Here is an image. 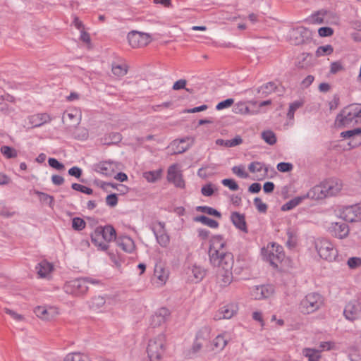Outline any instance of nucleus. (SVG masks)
Here are the masks:
<instances>
[{"label": "nucleus", "instance_id": "1", "mask_svg": "<svg viewBox=\"0 0 361 361\" xmlns=\"http://www.w3.org/2000/svg\"><path fill=\"white\" fill-rule=\"evenodd\" d=\"M209 257L210 263L218 267L217 280L221 287L228 286L233 281V255L225 250L226 242L220 235L210 239Z\"/></svg>", "mask_w": 361, "mask_h": 361}, {"label": "nucleus", "instance_id": "2", "mask_svg": "<svg viewBox=\"0 0 361 361\" xmlns=\"http://www.w3.org/2000/svg\"><path fill=\"white\" fill-rule=\"evenodd\" d=\"M361 122V108L355 104L349 105L337 115L335 123L339 128L348 127Z\"/></svg>", "mask_w": 361, "mask_h": 361}, {"label": "nucleus", "instance_id": "3", "mask_svg": "<svg viewBox=\"0 0 361 361\" xmlns=\"http://www.w3.org/2000/svg\"><path fill=\"white\" fill-rule=\"evenodd\" d=\"M166 350V336L160 334L149 341L147 353L150 361H160Z\"/></svg>", "mask_w": 361, "mask_h": 361}, {"label": "nucleus", "instance_id": "4", "mask_svg": "<svg viewBox=\"0 0 361 361\" xmlns=\"http://www.w3.org/2000/svg\"><path fill=\"white\" fill-rule=\"evenodd\" d=\"M323 305L322 296L317 293L307 294L300 302V311L305 314H311L318 310Z\"/></svg>", "mask_w": 361, "mask_h": 361}, {"label": "nucleus", "instance_id": "5", "mask_svg": "<svg viewBox=\"0 0 361 361\" xmlns=\"http://www.w3.org/2000/svg\"><path fill=\"white\" fill-rule=\"evenodd\" d=\"M315 249L321 258L331 262L338 255L337 250L334 245L326 239H317L314 242Z\"/></svg>", "mask_w": 361, "mask_h": 361}, {"label": "nucleus", "instance_id": "6", "mask_svg": "<svg viewBox=\"0 0 361 361\" xmlns=\"http://www.w3.org/2000/svg\"><path fill=\"white\" fill-rule=\"evenodd\" d=\"M262 253L264 259L274 268L278 267L285 257L283 247L276 243H273L271 247L268 245L266 250L263 249Z\"/></svg>", "mask_w": 361, "mask_h": 361}, {"label": "nucleus", "instance_id": "7", "mask_svg": "<svg viewBox=\"0 0 361 361\" xmlns=\"http://www.w3.org/2000/svg\"><path fill=\"white\" fill-rule=\"evenodd\" d=\"M128 40L133 48H138L147 45L151 42V37L144 32L131 31L128 35Z\"/></svg>", "mask_w": 361, "mask_h": 361}, {"label": "nucleus", "instance_id": "8", "mask_svg": "<svg viewBox=\"0 0 361 361\" xmlns=\"http://www.w3.org/2000/svg\"><path fill=\"white\" fill-rule=\"evenodd\" d=\"M65 288L67 293L79 295L85 293L89 287L87 286V280L84 278H80L69 281L66 285Z\"/></svg>", "mask_w": 361, "mask_h": 361}, {"label": "nucleus", "instance_id": "9", "mask_svg": "<svg viewBox=\"0 0 361 361\" xmlns=\"http://www.w3.org/2000/svg\"><path fill=\"white\" fill-rule=\"evenodd\" d=\"M290 39L295 45L304 44L310 37V31L304 27H298L290 31Z\"/></svg>", "mask_w": 361, "mask_h": 361}, {"label": "nucleus", "instance_id": "10", "mask_svg": "<svg viewBox=\"0 0 361 361\" xmlns=\"http://www.w3.org/2000/svg\"><path fill=\"white\" fill-rule=\"evenodd\" d=\"M342 217L346 221L355 222L361 220V204L345 207L342 212Z\"/></svg>", "mask_w": 361, "mask_h": 361}, {"label": "nucleus", "instance_id": "11", "mask_svg": "<svg viewBox=\"0 0 361 361\" xmlns=\"http://www.w3.org/2000/svg\"><path fill=\"white\" fill-rule=\"evenodd\" d=\"M34 312L37 317L46 321L51 320L59 314L58 308L51 306H37Z\"/></svg>", "mask_w": 361, "mask_h": 361}, {"label": "nucleus", "instance_id": "12", "mask_svg": "<svg viewBox=\"0 0 361 361\" xmlns=\"http://www.w3.org/2000/svg\"><path fill=\"white\" fill-rule=\"evenodd\" d=\"M167 180L173 183L177 188H183L185 187V182L182 174L178 171L177 164H173L168 169Z\"/></svg>", "mask_w": 361, "mask_h": 361}, {"label": "nucleus", "instance_id": "13", "mask_svg": "<svg viewBox=\"0 0 361 361\" xmlns=\"http://www.w3.org/2000/svg\"><path fill=\"white\" fill-rule=\"evenodd\" d=\"M102 235L104 240L108 244L109 242L116 239V232L111 225H106L105 226H99L94 229V237L95 238L97 235Z\"/></svg>", "mask_w": 361, "mask_h": 361}, {"label": "nucleus", "instance_id": "14", "mask_svg": "<svg viewBox=\"0 0 361 361\" xmlns=\"http://www.w3.org/2000/svg\"><path fill=\"white\" fill-rule=\"evenodd\" d=\"M117 169V166L113 161H100L94 165V170L106 176H112Z\"/></svg>", "mask_w": 361, "mask_h": 361}, {"label": "nucleus", "instance_id": "15", "mask_svg": "<svg viewBox=\"0 0 361 361\" xmlns=\"http://www.w3.org/2000/svg\"><path fill=\"white\" fill-rule=\"evenodd\" d=\"M170 312L166 307H161L157 310L155 313L152 316L150 320V325L153 327H157L165 323L169 318Z\"/></svg>", "mask_w": 361, "mask_h": 361}, {"label": "nucleus", "instance_id": "16", "mask_svg": "<svg viewBox=\"0 0 361 361\" xmlns=\"http://www.w3.org/2000/svg\"><path fill=\"white\" fill-rule=\"evenodd\" d=\"M237 310L238 307L236 305L233 303L226 305L219 308L216 312L214 319L215 320L231 319L237 312Z\"/></svg>", "mask_w": 361, "mask_h": 361}, {"label": "nucleus", "instance_id": "17", "mask_svg": "<svg viewBox=\"0 0 361 361\" xmlns=\"http://www.w3.org/2000/svg\"><path fill=\"white\" fill-rule=\"evenodd\" d=\"M326 196H333L338 194L342 188L341 181L337 179H328L322 182Z\"/></svg>", "mask_w": 361, "mask_h": 361}, {"label": "nucleus", "instance_id": "18", "mask_svg": "<svg viewBox=\"0 0 361 361\" xmlns=\"http://www.w3.org/2000/svg\"><path fill=\"white\" fill-rule=\"evenodd\" d=\"M274 293V288L270 285L255 286L252 290V296L255 300H262L269 298Z\"/></svg>", "mask_w": 361, "mask_h": 361}, {"label": "nucleus", "instance_id": "19", "mask_svg": "<svg viewBox=\"0 0 361 361\" xmlns=\"http://www.w3.org/2000/svg\"><path fill=\"white\" fill-rule=\"evenodd\" d=\"M329 231L333 236L343 239L348 236L349 233V228L344 222H336L331 224V226L329 228Z\"/></svg>", "mask_w": 361, "mask_h": 361}, {"label": "nucleus", "instance_id": "20", "mask_svg": "<svg viewBox=\"0 0 361 361\" xmlns=\"http://www.w3.org/2000/svg\"><path fill=\"white\" fill-rule=\"evenodd\" d=\"M361 310L360 302L357 300L349 302L345 307L343 314L345 317L350 320L353 321L357 318L359 312Z\"/></svg>", "mask_w": 361, "mask_h": 361}, {"label": "nucleus", "instance_id": "21", "mask_svg": "<svg viewBox=\"0 0 361 361\" xmlns=\"http://www.w3.org/2000/svg\"><path fill=\"white\" fill-rule=\"evenodd\" d=\"M158 226L159 228L158 230L153 229V232L154 235L156 236V239L157 243L163 247H167L169 244L170 238L169 235L166 233L165 230V224L164 222L159 221L158 223Z\"/></svg>", "mask_w": 361, "mask_h": 361}, {"label": "nucleus", "instance_id": "22", "mask_svg": "<svg viewBox=\"0 0 361 361\" xmlns=\"http://www.w3.org/2000/svg\"><path fill=\"white\" fill-rule=\"evenodd\" d=\"M231 219L232 223L237 228L245 233H247V224L244 214L234 212L231 214Z\"/></svg>", "mask_w": 361, "mask_h": 361}, {"label": "nucleus", "instance_id": "23", "mask_svg": "<svg viewBox=\"0 0 361 361\" xmlns=\"http://www.w3.org/2000/svg\"><path fill=\"white\" fill-rule=\"evenodd\" d=\"M51 117L46 113L37 114L29 117V121L32 127H39L44 123H49Z\"/></svg>", "mask_w": 361, "mask_h": 361}, {"label": "nucleus", "instance_id": "24", "mask_svg": "<svg viewBox=\"0 0 361 361\" xmlns=\"http://www.w3.org/2000/svg\"><path fill=\"white\" fill-rule=\"evenodd\" d=\"M322 183L319 185H315L311 188L305 196L306 198L312 200H321L326 197L325 192L324 191Z\"/></svg>", "mask_w": 361, "mask_h": 361}, {"label": "nucleus", "instance_id": "25", "mask_svg": "<svg viewBox=\"0 0 361 361\" xmlns=\"http://www.w3.org/2000/svg\"><path fill=\"white\" fill-rule=\"evenodd\" d=\"M118 245L126 252H132L135 249V244L133 239L128 236L120 238L117 241Z\"/></svg>", "mask_w": 361, "mask_h": 361}, {"label": "nucleus", "instance_id": "26", "mask_svg": "<svg viewBox=\"0 0 361 361\" xmlns=\"http://www.w3.org/2000/svg\"><path fill=\"white\" fill-rule=\"evenodd\" d=\"M277 86L274 82H269L257 89V94L260 97H266L271 93L276 91Z\"/></svg>", "mask_w": 361, "mask_h": 361}, {"label": "nucleus", "instance_id": "27", "mask_svg": "<svg viewBox=\"0 0 361 361\" xmlns=\"http://www.w3.org/2000/svg\"><path fill=\"white\" fill-rule=\"evenodd\" d=\"M243 139L240 135H236L233 139L231 140H223L217 139L216 144L219 146H224L226 147H233L240 145L243 143Z\"/></svg>", "mask_w": 361, "mask_h": 361}, {"label": "nucleus", "instance_id": "28", "mask_svg": "<svg viewBox=\"0 0 361 361\" xmlns=\"http://www.w3.org/2000/svg\"><path fill=\"white\" fill-rule=\"evenodd\" d=\"M53 266L47 261H42L37 264L36 269L41 278L46 277L52 270Z\"/></svg>", "mask_w": 361, "mask_h": 361}, {"label": "nucleus", "instance_id": "29", "mask_svg": "<svg viewBox=\"0 0 361 361\" xmlns=\"http://www.w3.org/2000/svg\"><path fill=\"white\" fill-rule=\"evenodd\" d=\"M94 231L91 233V241L97 247L98 250L102 251H106L109 248V245L104 240L102 235L94 237Z\"/></svg>", "mask_w": 361, "mask_h": 361}, {"label": "nucleus", "instance_id": "30", "mask_svg": "<svg viewBox=\"0 0 361 361\" xmlns=\"http://www.w3.org/2000/svg\"><path fill=\"white\" fill-rule=\"evenodd\" d=\"M305 198H306V196H305V195L295 197L293 198L292 200H289L286 204H284L281 207V210L282 211L291 210L293 208H295L296 206L299 205L302 202V200H304Z\"/></svg>", "mask_w": 361, "mask_h": 361}, {"label": "nucleus", "instance_id": "31", "mask_svg": "<svg viewBox=\"0 0 361 361\" xmlns=\"http://www.w3.org/2000/svg\"><path fill=\"white\" fill-rule=\"evenodd\" d=\"M248 170L251 173L261 172L264 170V176H266L268 173V167H267L263 163L258 161L251 162L248 166Z\"/></svg>", "mask_w": 361, "mask_h": 361}, {"label": "nucleus", "instance_id": "32", "mask_svg": "<svg viewBox=\"0 0 361 361\" xmlns=\"http://www.w3.org/2000/svg\"><path fill=\"white\" fill-rule=\"evenodd\" d=\"M154 276L159 280L158 283L163 285L168 279V272L161 266H156Z\"/></svg>", "mask_w": 361, "mask_h": 361}, {"label": "nucleus", "instance_id": "33", "mask_svg": "<svg viewBox=\"0 0 361 361\" xmlns=\"http://www.w3.org/2000/svg\"><path fill=\"white\" fill-rule=\"evenodd\" d=\"M308 361H319L321 358L320 351L313 348H305L302 352Z\"/></svg>", "mask_w": 361, "mask_h": 361}, {"label": "nucleus", "instance_id": "34", "mask_svg": "<svg viewBox=\"0 0 361 361\" xmlns=\"http://www.w3.org/2000/svg\"><path fill=\"white\" fill-rule=\"evenodd\" d=\"M195 221L201 222L202 224L206 225L210 228H216L219 226V223L212 219H210L206 216L202 215L195 218Z\"/></svg>", "mask_w": 361, "mask_h": 361}, {"label": "nucleus", "instance_id": "35", "mask_svg": "<svg viewBox=\"0 0 361 361\" xmlns=\"http://www.w3.org/2000/svg\"><path fill=\"white\" fill-rule=\"evenodd\" d=\"M211 327L208 326H204L202 327L196 335V339L197 341L202 340L204 341H207L210 339V334H211Z\"/></svg>", "mask_w": 361, "mask_h": 361}, {"label": "nucleus", "instance_id": "36", "mask_svg": "<svg viewBox=\"0 0 361 361\" xmlns=\"http://www.w3.org/2000/svg\"><path fill=\"white\" fill-rule=\"evenodd\" d=\"M161 169L149 171L143 173V177L150 183H154L161 178Z\"/></svg>", "mask_w": 361, "mask_h": 361}, {"label": "nucleus", "instance_id": "37", "mask_svg": "<svg viewBox=\"0 0 361 361\" xmlns=\"http://www.w3.org/2000/svg\"><path fill=\"white\" fill-rule=\"evenodd\" d=\"M261 137L265 142L270 145H274L277 141L276 134L270 130L263 131Z\"/></svg>", "mask_w": 361, "mask_h": 361}, {"label": "nucleus", "instance_id": "38", "mask_svg": "<svg viewBox=\"0 0 361 361\" xmlns=\"http://www.w3.org/2000/svg\"><path fill=\"white\" fill-rule=\"evenodd\" d=\"M111 71L116 76L123 77L128 73V66L126 64H114Z\"/></svg>", "mask_w": 361, "mask_h": 361}, {"label": "nucleus", "instance_id": "39", "mask_svg": "<svg viewBox=\"0 0 361 361\" xmlns=\"http://www.w3.org/2000/svg\"><path fill=\"white\" fill-rule=\"evenodd\" d=\"M191 273L197 281L202 280L206 275V271L201 267L194 265L191 268Z\"/></svg>", "mask_w": 361, "mask_h": 361}, {"label": "nucleus", "instance_id": "40", "mask_svg": "<svg viewBox=\"0 0 361 361\" xmlns=\"http://www.w3.org/2000/svg\"><path fill=\"white\" fill-rule=\"evenodd\" d=\"M105 303L106 300L103 296H94V298H92L90 301V307L92 310H97L103 307Z\"/></svg>", "mask_w": 361, "mask_h": 361}, {"label": "nucleus", "instance_id": "41", "mask_svg": "<svg viewBox=\"0 0 361 361\" xmlns=\"http://www.w3.org/2000/svg\"><path fill=\"white\" fill-rule=\"evenodd\" d=\"M196 209L197 212L206 213L209 215H212V216H216L217 218L221 217V214L219 211H217L216 209H215L212 207H208V206H198L196 208Z\"/></svg>", "mask_w": 361, "mask_h": 361}, {"label": "nucleus", "instance_id": "42", "mask_svg": "<svg viewBox=\"0 0 361 361\" xmlns=\"http://www.w3.org/2000/svg\"><path fill=\"white\" fill-rule=\"evenodd\" d=\"M1 152L8 159L15 158L18 156L16 149L6 145H4L1 147Z\"/></svg>", "mask_w": 361, "mask_h": 361}, {"label": "nucleus", "instance_id": "43", "mask_svg": "<svg viewBox=\"0 0 361 361\" xmlns=\"http://www.w3.org/2000/svg\"><path fill=\"white\" fill-rule=\"evenodd\" d=\"M35 193L39 197L41 202L47 204L51 208H53L54 202L53 196L39 191H37Z\"/></svg>", "mask_w": 361, "mask_h": 361}, {"label": "nucleus", "instance_id": "44", "mask_svg": "<svg viewBox=\"0 0 361 361\" xmlns=\"http://www.w3.org/2000/svg\"><path fill=\"white\" fill-rule=\"evenodd\" d=\"M334 51V48L330 44H326L325 46H320L317 48L316 51V56L320 57L325 55H330Z\"/></svg>", "mask_w": 361, "mask_h": 361}, {"label": "nucleus", "instance_id": "45", "mask_svg": "<svg viewBox=\"0 0 361 361\" xmlns=\"http://www.w3.org/2000/svg\"><path fill=\"white\" fill-rule=\"evenodd\" d=\"M74 120L73 126L78 125L79 123L78 118L76 117V114L73 112H66L63 114L62 121L64 124L71 126V123H68V121Z\"/></svg>", "mask_w": 361, "mask_h": 361}, {"label": "nucleus", "instance_id": "46", "mask_svg": "<svg viewBox=\"0 0 361 361\" xmlns=\"http://www.w3.org/2000/svg\"><path fill=\"white\" fill-rule=\"evenodd\" d=\"M228 343V340L225 338V334L218 335L214 340V345L216 348L223 350Z\"/></svg>", "mask_w": 361, "mask_h": 361}, {"label": "nucleus", "instance_id": "47", "mask_svg": "<svg viewBox=\"0 0 361 361\" xmlns=\"http://www.w3.org/2000/svg\"><path fill=\"white\" fill-rule=\"evenodd\" d=\"M361 135V128H354L353 130L343 131L341 133V137L345 139H355L357 136Z\"/></svg>", "mask_w": 361, "mask_h": 361}, {"label": "nucleus", "instance_id": "48", "mask_svg": "<svg viewBox=\"0 0 361 361\" xmlns=\"http://www.w3.org/2000/svg\"><path fill=\"white\" fill-rule=\"evenodd\" d=\"M186 140H188V138L181 139L178 142L177 140L173 141V145L177 144L174 154H182L189 149L188 145H183V144L185 142Z\"/></svg>", "mask_w": 361, "mask_h": 361}, {"label": "nucleus", "instance_id": "49", "mask_svg": "<svg viewBox=\"0 0 361 361\" xmlns=\"http://www.w3.org/2000/svg\"><path fill=\"white\" fill-rule=\"evenodd\" d=\"M86 356L80 353H68L63 361H85Z\"/></svg>", "mask_w": 361, "mask_h": 361}, {"label": "nucleus", "instance_id": "50", "mask_svg": "<svg viewBox=\"0 0 361 361\" xmlns=\"http://www.w3.org/2000/svg\"><path fill=\"white\" fill-rule=\"evenodd\" d=\"M303 104V102L301 101H295L293 103H291L289 106V109L287 113V117L289 119H293L294 118V113L295 111L301 107Z\"/></svg>", "mask_w": 361, "mask_h": 361}, {"label": "nucleus", "instance_id": "51", "mask_svg": "<svg viewBox=\"0 0 361 361\" xmlns=\"http://www.w3.org/2000/svg\"><path fill=\"white\" fill-rule=\"evenodd\" d=\"M85 221L80 217H74L72 219V228L75 231H82L85 228Z\"/></svg>", "mask_w": 361, "mask_h": 361}, {"label": "nucleus", "instance_id": "52", "mask_svg": "<svg viewBox=\"0 0 361 361\" xmlns=\"http://www.w3.org/2000/svg\"><path fill=\"white\" fill-rule=\"evenodd\" d=\"M71 188L74 190L79 191L87 195H92L93 193V190L92 188L79 183H73Z\"/></svg>", "mask_w": 361, "mask_h": 361}, {"label": "nucleus", "instance_id": "53", "mask_svg": "<svg viewBox=\"0 0 361 361\" xmlns=\"http://www.w3.org/2000/svg\"><path fill=\"white\" fill-rule=\"evenodd\" d=\"M221 183L232 191H236L239 189L238 185L233 179L226 178L222 180Z\"/></svg>", "mask_w": 361, "mask_h": 361}, {"label": "nucleus", "instance_id": "54", "mask_svg": "<svg viewBox=\"0 0 361 361\" xmlns=\"http://www.w3.org/2000/svg\"><path fill=\"white\" fill-rule=\"evenodd\" d=\"M350 269H354L361 266V258L357 257H350L347 261Z\"/></svg>", "mask_w": 361, "mask_h": 361}, {"label": "nucleus", "instance_id": "55", "mask_svg": "<svg viewBox=\"0 0 361 361\" xmlns=\"http://www.w3.org/2000/svg\"><path fill=\"white\" fill-rule=\"evenodd\" d=\"M254 204L257 210L261 213H266L267 211V205L262 202L259 197H255L254 199Z\"/></svg>", "mask_w": 361, "mask_h": 361}, {"label": "nucleus", "instance_id": "56", "mask_svg": "<svg viewBox=\"0 0 361 361\" xmlns=\"http://www.w3.org/2000/svg\"><path fill=\"white\" fill-rule=\"evenodd\" d=\"M233 111L235 114H247L249 112V108L245 105V103L240 102L235 105Z\"/></svg>", "mask_w": 361, "mask_h": 361}, {"label": "nucleus", "instance_id": "57", "mask_svg": "<svg viewBox=\"0 0 361 361\" xmlns=\"http://www.w3.org/2000/svg\"><path fill=\"white\" fill-rule=\"evenodd\" d=\"M48 163L51 167H52L56 170L62 171L65 169L64 165L62 163L59 162L55 158H49L48 159Z\"/></svg>", "mask_w": 361, "mask_h": 361}, {"label": "nucleus", "instance_id": "58", "mask_svg": "<svg viewBox=\"0 0 361 361\" xmlns=\"http://www.w3.org/2000/svg\"><path fill=\"white\" fill-rule=\"evenodd\" d=\"M233 103H234L233 99H231V98L226 99V100H224V101L219 102L216 106V109L217 110H222L224 109L228 108V107L231 106Z\"/></svg>", "mask_w": 361, "mask_h": 361}, {"label": "nucleus", "instance_id": "59", "mask_svg": "<svg viewBox=\"0 0 361 361\" xmlns=\"http://www.w3.org/2000/svg\"><path fill=\"white\" fill-rule=\"evenodd\" d=\"M276 168L280 172H289L293 169V165L288 162H280L277 164Z\"/></svg>", "mask_w": 361, "mask_h": 361}, {"label": "nucleus", "instance_id": "60", "mask_svg": "<svg viewBox=\"0 0 361 361\" xmlns=\"http://www.w3.org/2000/svg\"><path fill=\"white\" fill-rule=\"evenodd\" d=\"M344 70V67L340 61H334L331 63L330 73L336 74L338 72Z\"/></svg>", "mask_w": 361, "mask_h": 361}, {"label": "nucleus", "instance_id": "61", "mask_svg": "<svg viewBox=\"0 0 361 361\" xmlns=\"http://www.w3.org/2000/svg\"><path fill=\"white\" fill-rule=\"evenodd\" d=\"M201 192L204 196H212L214 194L213 185L212 183L206 184L202 188Z\"/></svg>", "mask_w": 361, "mask_h": 361}, {"label": "nucleus", "instance_id": "62", "mask_svg": "<svg viewBox=\"0 0 361 361\" xmlns=\"http://www.w3.org/2000/svg\"><path fill=\"white\" fill-rule=\"evenodd\" d=\"M326 14V11H319L317 13L312 15V18L314 23L321 24L324 23V16Z\"/></svg>", "mask_w": 361, "mask_h": 361}, {"label": "nucleus", "instance_id": "63", "mask_svg": "<svg viewBox=\"0 0 361 361\" xmlns=\"http://www.w3.org/2000/svg\"><path fill=\"white\" fill-rule=\"evenodd\" d=\"M106 203L107 205L114 207L118 204V197L116 194H111L107 195L106 198Z\"/></svg>", "mask_w": 361, "mask_h": 361}, {"label": "nucleus", "instance_id": "64", "mask_svg": "<svg viewBox=\"0 0 361 361\" xmlns=\"http://www.w3.org/2000/svg\"><path fill=\"white\" fill-rule=\"evenodd\" d=\"M318 33L321 37H329L334 33V30L329 27H322L318 30Z\"/></svg>", "mask_w": 361, "mask_h": 361}]
</instances>
